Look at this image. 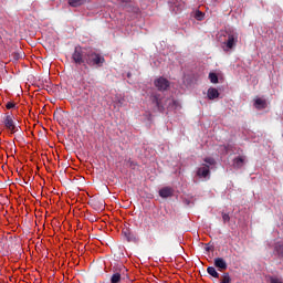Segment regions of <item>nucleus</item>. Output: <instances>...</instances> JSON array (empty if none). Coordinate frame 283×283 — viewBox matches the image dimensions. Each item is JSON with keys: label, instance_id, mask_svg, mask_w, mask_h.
<instances>
[{"label": "nucleus", "instance_id": "ddd939ff", "mask_svg": "<svg viewBox=\"0 0 283 283\" xmlns=\"http://www.w3.org/2000/svg\"><path fill=\"white\" fill-rule=\"evenodd\" d=\"M274 253L277 255V258H283V243L277 242L274 245Z\"/></svg>", "mask_w": 283, "mask_h": 283}, {"label": "nucleus", "instance_id": "2eb2a0df", "mask_svg": "<svg viewBox=\"0 0 283 283\" xmlns=\"http://www.w3.org/2000/svg\"><path fill=\"white\" fill-rule=\"evenodd\" d=\"M207 273L212 277H216V279L220 277V273H218V271L213 266H208Z\"/></svg>", "mask_w": 283, "mask_h": 283}, {"label": "nucleus", "instance_id": "412c9836", "mask_svg": "<svg viewBox=\"0 0 283 283\" xmlns=\"http://www.w3.org/2000/svg\"><path fill=\"white\" fill-rule=\"evenodd\" d=\"M270 283H283V280L277 276H271Z\"/></svg>", "mask_w": 283, "mask_h": 283}, {"label": "nucleus", "instance_id": "aec40b11", "mask_svg": "<svg viewBox=\"0 0 283 283\" xmlns=\"http://www.w3.org/2000/svg\"><path fill=\"white\" fill-rule=\"evenodd\" d=\"M210 82L218 83V75L216 73H209Z\"/></svg>", "mask_w": 283, "mask_h": 283}, {"label": "nucleus", "instance_id": "9b49d317", "mask_svg": "<svg viewBox=\"0 0 283 283\" xmlns=\"http://www.w3.org/2000/svg\"><path fill=\"white\" fill-rule=\"evenodd\" d=\"M153 103L154 105H156L157 109H159L160 112L165 111V106H163V102L158 95L153 96Z\"/></svg>", "mask_w": 283, "mask_h": 283}, {"label": "nucleus", "instance_id": "f8f14e48", "mask_svg": "<svg viewBox=\"0 0 283 283\" xmlns=\"http://www.w3.org/2000/svg\"><path fill=\"white\" fill-rule=\"evenodd\" d=\"M254 107L256 109H266V99L256 98L254 101Z\"/></svg>", "mask_w": 283, "mask_h": 283}, {"label": "nucleus", "instance_id": "bb28decb", "mask_svg": "<svg viewBox=\"0 0 283 283\" xmlns=\"http://www.w3.org/2000/svg\"><path fill=\"white\" fill-rule=\"evenodd\" d=\"M101 209H103V203H101Z\"/></svg>", "mask_w": 283, "mask_h": 283}, {"label": "nucleus", "instance_id": "b1692460", "mask_svg": "<svg viewBox=\"0 0 283 283\" xmlns=\"http://www.w3.org/2000/svg\"><path fill=\"white\" fill-rule=\"evenodd\" d=\"M6 107L7 109H14V107H17V104H14L13 102H8Z\"/></svg>", "mask_w": 283, "mask_h": 283}, {"label": "nucleus", "instance_id": "f257e3e1", "mask_svg": "<svg viewBox=\"0 0 283 283\" xmlns=\"http://www.w3.org/2000/svg\"><path fill=\"white\" fill-rule=\"evenodd\" d=\"M72 61L75 65H83L84 70H90V67H103L105 57L92 49L77 45L72 53Z\"/></svg>", "mask_w": 283, "mask_h": 283}, {"label": "nucleus", "instance_id": "423d86ee", "mask_svg": "<svg viewBox=\"0 0 283 283\" xmlns=\"http://www.w3.org/2000/svg\"><path fill=\"white\" fill-rule=\"evenodd\" d=\"M160 198H171L174 196V188L171 187H164L159 190Z\"/></svg>", "mask_w": 283, "mask_h": 283}, {"label": "nucleus", "instance_id": "6e6552de", "mask_svg": "<svg viewBox=\"0 0 283 283\" xmlns=\"http://www.w3.org/2000/svg\"><path fill=\"white\" fill-rule=\"evenodd\" d=\"M85 3H90V0H69L71 8H80V6H85Z\"/></svg>", "mask_w": 283, "mask_h": 283}, {"label": "nucleus", "instance_id": "0eeeda50", "mask_svg": "<svg viewBox=\"0 0 283 283\" xmlns=\"http://www.w3.org/2000/svg\"><path fill=\"white\" fill-rule=\"evenodd\" d=\"M214 266L217 269H219V271H227V268H228L227 261H224V259H222V258H216L214 259Z\"/></svg>", "mask_w": 283, "mask_h": 283}, {"label": "nucleus", "instance_id": "a211bd4d", "mask_svg": "<svg viewBox=\"0 0 283 283\" xmlns=\"http://www.w3.org/2000/svg\"><path fill=\"white\" fill-rule=\"evenodd\" d=\"M125 238H126L127 242H136V235H134L130 232H125Z\"/></svg>", "mask_w": 283, "mask_h": 283}, {"label": "nucleus", "instance_id": "4be33fe9", "mask_svg": "<svg viewBox=\"0 0 283 283\" xmlns=\"http://www.w3.org/2000/svg\"><path fill=\"white\" fill-rule=\"evenodd\" d=\"M205 163H207V165H216V159L211 157H207L205 158Z\"/></svg>", "mask_w": 283, "mask_h": 283}, {"label": "nucleus", "instance_id": "39448f33", "mask_svg": "<svg viewBox=\"0 0 283 283\" xmlns=\"http://www.w3.org/2000/svg\"><path fill=\"white\" fill-rule=\"evenodd\" d=\"M197 176L198 178H210L211 176V170L209 168V165L202 164V167L197 169Z\"/></svg>", "mask_w": 283, "mask_h": 283}, {"label": "nucleus", "instance_id": "20e7f679", "mask_svg": "<svg viewBox=\"0 0 283 283\" xmlns=\"http://www.w3.org/2000/svg\"><path fill=\"white\" fill-rule=\"evenodd\" d=\"M155 87H157L159 92H166V90H169V80L165 77L155 80Z\"/></svg>", "mask_w": 283, "mask_h": 283}, {"label": "nucleus", "instance_id": "9d476101", "mask_svg": "<svg viewBox=\"0 0 283 283\" xmlns=\"http://www.w3.org/2000/svg\"><path fill=\"white\" fill-rule=\"evenodd\" d=\"M244 157L239 156L237 158L233 159V167L235 169H242V167H244Z\"/></svg>", "mask_w": 283, "mask_h": 283}, {"label": "nucleus", "instance_id": "dca6fc26", "mask_svg": "<svg viewBox=\"0 0 283 283\" xmlns=\"http://www.w3.org/2000/svg\"><path fill=\"white\" fill-rule=\"evenodd\" d=\"M122 276L120 273H115L111 277V283H120Z\"/></svg>", "mask_w": 283, "mask_h": 283}, {"label": "nucleus", "instance_id": "5701e85b", "mask_svg": "<svg viewBox=\"0 0 283 283\" xmlns=\"http://www.w3.org/2000/svg\"><path fill=\"white\" fill-rule=\"evenodd\" d=\"M222 220H223V222L226 224V222H230L231 217L229 216V213H222Z\"/></svg>", "mask_w": 283, "mask_h": 283}, {"label": "nucleus", "instance_id": "393cba45", "mask_svg": "<svg viewBox=\"0 0 283 283\" xmlns=\"http://www.w3.org/2000/svg\"><path fill=\"white\" fill-rule=\"evenodd\" d=\"M13 59H14V61H19V59H21V54L13 53Z\"/></svg>", "mask_w": 283, "mask_h": 283}, {"label": "nucleus", "instance_id": "6ab92c4d", "mask_svg": "<svg viewBox=\"0 0 283 283\" xmlns=\"http://www.w3.org/2000/svg\"><path fill=\"white\" fill-rule=\"evenodd\" d=\"M195 19H197V21H202L205 19V13H202V11H196L195 13Z\"/></svg>", "mask_w": 283, "mask_h": 283}, {"label": "nucleus", "instance_id": "f3484780", "mask_svg": "<svg viewBox=\"0 0 283 283\" xmlns=\"http://www.w3.org/2000/svg\"><path fill=\"white\" fill-rule=\"evenodd\" d=\"M220 283H231V275H229L228 272L223 273V275L221 276Z\"/></svg>", "mask_w": 283, "mask_h": 283}, {"label": "nucleus", "instance_id": "7ed1b4c3", "mask_svg": "<svg viewBox=\"0 0 283 283\" xmlns=\"http://www.w3.org/2000/svg\"><path fill=\"white\" fill-rule=\"evenodd\" d=\"M238 44V32H229L228 33V40L226 42V48H228V50H233V48H235V45Z\"/></svg>", "mask_w": 283, "mask_h": 283}, {"label": "nucleus", "instance_id": "1a4fd4ad", "mask_svg": "<svg viewBox=\"0 0 283 283\" xmlns=\"http://www.w3.org/2000/svg\"><path fill=\"white\" fill-rule=\"evenodd\" d=\"M170 9L172 10V12H175V14H178V12H180V10H182V4H180V2H178V0H172L170 2Z\"/></svg>", "mask_w": 283, "mask_h": 283}, {"label": "nucleus", "instance_id": "a878e982", "mask_svg": "<svg viewBox=\"0 0 283 283\" xmlns=\"http://www.w3.org/2000/svg\"><path fill=\"white\" fill-rule=\"evenodd\" d=\"M122 1V3H129V1H132V0H120Z\"/></svg>", "mask_w": 283, "mask_h": 283}, {"label": "nucleus", "instance_id": "4468645a", "mask_svg": "<svg viewBox=\"0 0 283 283\" xmlns=\"http://www.w3.org/2000/svg\"><path fill=\"white\" fill-rule=\"evenodd\" d=\"M218 96H220V92H218L217 88H209L208 90L209 101H214V98H218Z\"/></svg>", "mask_w": 283, "mask_h": 283}, {"label": "nucleus", "instance_id": "f03ea898", "mask_svg": "<svg viewBox=\"0 0 283 283\" xmlns=\"http://www.w3.org/2000/svg\"><path fill=\"white\" fill-rule=\"evenodd\" d=\"M3 123L4 127H7V129H10L11 134H17V132H19V127L14 125V117L12 115L7 114L3 118Z\"/></svg>", "mask_w": 283, "mask_h": 283}]
</instances>
